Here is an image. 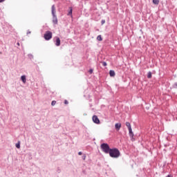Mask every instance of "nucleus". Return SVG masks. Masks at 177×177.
Segmentation results:
<instances>
[{"label": "nucleus", "instance_id": "1", "mask_svg": "<svg viewBox=\"0 0 177 177\" xmlns=\"http://www.w3.org/2000/svg\"><path fill=\"white\" fill-rule=\"evenodd\" d=\"M109 156L111 158H118L120 156H121V152L117 148H112L111 151H109Z\"/></svg>", "mask_w": 177, "mask_h": 177}, {"label": "nucleus", "instance_id": "2", "mask_svg": "<svg viewBox=\"0 0 177 177\" xmlns=\"http://www.w3.org/2000/svg\"><path fill=\"white\" fill-rule=\"evenodd\" d=\"M51 14L53 16V24H57V16L56 15V7L53 5L51 7Z\"/></svg>", "mask_w": 177, "mask_h": 177}, {"label": "nucleus", "instance_id": "3", "mask_svg": "<svg viewBox=\"0 0 177 177\" xmlns=\"http://www.w3.org/2000/svg\"><path fill=\"white\" fill-rule=\"evenodd\" d=\"M100 147L102 151L105 153V154H109L111 150V148H110V146L107 143L101 144Z\"/></svg>", "mask_w": 177, "mask_h": 177}, {"label": "nucleus", "instance_id": "4", "mask_svg": "<svg viewBox=\"0 0 177 177\" xmlns=\"http://www.w3.org/2000/svg\"><path fill=\"white\" fill-rule=\"evenodd\" d=\"M52 37H53V33L49 30H47L44 35V39H46V41H50V39H52Z\"/></svg>", "mask_w": 177, "mask_h": 177}, {"label": "nucleus", "instance_id": "5", "mask_svg": "<svg viewBox=\"0 0 177 177\" xmlns=\"http://www.w3.org/2000/svg\"><path fill=\"white\" fill-rule=\"evenodd\" d=\"M93 122L95 124H100V120H99V118H97V116H96V115H94L93 116Z\"/></svg>", "mask_w": 177, "mask_h": 177}, {"label": "nucleus", "instance_id": "6", "mask_svg": "<svg viewBox=\"0 0 177 177\" xmlns=\"http://www.w3.org/2000/svg\"><path fill=\"white\" fill-rule=\"evenodd\" d=\"M67 16H71V17H73V7H69V10L68 12Z\"/></svg>", "mask_w": 177, "mask_h": 177}, {"label": "nucleus", "instance_id": "7", "mask_svg": "<svg viewBox=\"0 0 177 177\" xmlns=\"http://www.w3.org/2000/svg\"><path fill=\"white\" fill-rule=\"evenodd\" d=\"M56 40H55V45L56 46H60V38H59L58 37H56Z\"/></svg>", "mask_w": 177, "mask_h": 177}, {"label": "nucleus", "instance_id": "8", "mask_svg": "<svg viewBox=\"0 0 177 177\" xmlns=\"http://www.w3.org/2000/svg\"><path fill=\"white\" fill-rule=\"evenodd\" d=\"M115 128L116 131L121 129V123H116L115 124Z\"/></svg>", "mask_w": 177, "mask_h": 177}, {"label": "nucleus", "instance_id": "9", "mask_svg": "<svg viewBox=\"0 0 177 177\" xmlns=\"http://www.w3.org/2000/svg\"><path fill=\"white\" fill-rule=\"evenodd\" d=\"M21 80L22 82H24V84H26V82H27V78L26 77V75H22L21 77Z\"/></svg>", "mask_w": 177, "mask_h": 177}, {"label": "nucleus", "instance_id": "10", "mask_svg": "<svg viewBox=\"0 0 177 177\" xmlns=\"http://www.w3.org/2000/svg\"><path fill=\"white\" fill-rule=\"evenodd\" d=\"M129 135L130 138H133V131H132V128L129 129Z\"/></svg>", "mask_w": 177, "mask_h": 177}, {"label": "nucleus", "instance_id": "11", "mask_svg": "<svg viewBox=\"0 0 177 177\" xmlns=\"http://www.w3.org/2000/svg\"><path fill=\"white\" fill-rule=\"evenodd\" d=\"M109 75L110 77H115V72L113 70H111L109 71Z\"/></svg>", "mask_w": 177, "mask_h": 177}, {"label": "nucleus", "instance_id": "12", "mask_svg": "<svg viewBox=\"0 0 177 177\" xmlns=\"http://www.w3.org/2000/svg\"><path fill=\"white\" fill-rule=\"evenodd\" d=\"M126 127H127L128 129L132 128V127L131 126V123H129V122H126Z\"/></svg>", "mask_w": 177, "mask_h": 177}, {"label": "nucleus", "instance_id": "13", "mask_svg": "<svg viewBox=\"0 0 177 177\" xmlns=\"http://www.w3.org/2000/svg\"><path fill=\"white\" fill-rule=\"evenodd\" d=\"M153 3H154V5H158L160 3V0H153Z\"/></svg>", "mask_w": 177, "mask_h": 177}, {"label": "nucleus", "instance_id": "14", "mask_svg": "<svg viewBox=\"0 0 177 177\" xmlns=\"http://www.w3.org/2000/svg\"><path fill=\"white\" fill-rule=\"evenodd\" d=\"M97 41H103V38H102V35H100L97 37Z\"/></svg>", "mask_w": 177, "mask_h": 177}, {"label": "nucleus", "instance_id": "15", "mask_svg": "<svg viewBox=\"0 0 177 177\" xmlns=\"http://www.w3.org/2000/svg\"><path fill=\"white\" fill-rule=\"evenodd\" d=\"M28 57L30 60H32V59H34V55H32V54H28Z\"/></svg>", "mask_w": 177, "mask_h": 177}, {"label": "nucleus", "instance_id": "16", "mask_svg": "<svg viewBox=\"0 0 177 177\" xmlns=\"http://www.w3.org/2000/svg\"><path fill=\"white\" fill-rule=\"evenodd\" d=\"M151 77H152V73H151V72H148V73H147V78H149V79H150V78H151Z\"/></svg>", "mask_w": 177, "mask_h": 177}, {"label": "nucleus", "instance_id": "17", "mask_svg": "<svg viewBox=\"0 0 177 177\" xmlns=\"http://www.w3.org/2000/svg\"><path fill=\"white\" fill-rule=\"evenodd\" d=\"M172 88L174 89H176L177 88V82H175L173 85H172Z\"/></svg>", "mask_w": 177, "mask_h": 177}, {"label": "nucleus", "instance_id": "18", "mask_svg": "<svg viewBox=\"0 0 177 177\" xmlns=\"http://www.w3.org/2000/svg\"><path fill=\"white\" fill-rule=\"evenodd\" d=\"M17 149H20V141H18V142L15 145Z\"/></svg>", "mask_w": 177, "mask_h": 177}, {"label": "nucleus", "instance_id": "19", "mask_svg": "<svg viewBox=\"0 0 177 177\" xmlns=\"http://www.w3.org/2000/svg\"><path fill=\"white\" fill-rule=\"evenodd\" d=\"M101 63H102V66H104V67H106V66H107V62H102Z\"/></svg>", "mask_w": 177, "mask_h": 177}, {"label": "nucleus", "instance_id": "20", "mask_svg": "<svg viewBox=\"0 0 177 177\" xmlns=\"http://www.w3.org/2000/svg\"><path fill=\"white\" fill-rule=\"evenodd\" d=\"M56 104V101L53 100L51 102V106H55Z\"/></svg>", "mask_w": 177, "mask_h": 177}, {"label": "nucleus", "instance_id": "21", "mask_svg": "<svg viewBox=\"0 0 177 177\" xmlns=\"http://www.w3.org/2000/svg\"><path fill=\"white\" fill-rule=\"evenodd\" d=\"M104 23H106V20L102 19V20L101 21V24L103 25V24H104Z\"/></svg>", "mask_w": 177, "mask_h": 177}, {"label": "nucleus", "instance_id": "22", "mask_svg": "<svg viewBox=\"0 0 177 177\" xmlns=\"http://www.w3.org/2000/svg\"><path fill=\"white\" fill-rule=\"evenodd\" d=\"M88 73H89V74H93V69H90V70L88 71Z\"/></svg>", "mask_w": 177, "mask_h": 177}, {"label": "nucleus", "instance_id": "23", "mask_svg": "<svg viewBox=\"0 0 177 177\" xmlns=\"http://www.w3.org/2000/svg\"><path fill=\"white\" fill-rule=\"evenodd\" d=\"M86 158V155L84 154L82 156V160H85Z\"/></svg>", "mask_w": 177, "mask_h": 177}, {"label": "nucleus", "instance_id": "24", "mask_svg": "<svg viewBox=\"0 0 177 177\" xmlns=\"http://www.w3.org/2000/svg\"><path fill=\"white\" fill-rule=\"evenodd\" d=\"M64 104H68V101H67V100H64Z\"/></svg>", "mask_w": 177, "mask_h": 177}, {"label": "nucleus", "instance_id": "25", "mask_svg": "<svg viewBox=\"0 0 177 177\" xmlns=\"http://www.w3.org/2000/svg\"><path fill=\"white\" fill-rule=\"evenodd\" d=\"M78 155L79 156H82V152H81V151L78 152Z\"/></svg>", "mask_w": 177, "mask_h": 177}, {"label": "nucleus", "instance_id": "26", "mask_svg": "<svg viewBox=\"0 0 177 177\" xmlns=\"http://www.w3.org/2000/svg\"><path fill=\"white\" fill-rule=\"evenodd\" d=\"M28 34H31V31L28 30V32H27V35H28Z\"/></svg>", "mask_w": 177, "mask_h": 177}, {"label": "nucleus", "instance_id": "27", "mask_svg": "<svg viewBox=\"0 0 177 177\" xmlns=\"http://www.w3.org/2000/svg\"><path fill=\"white\" fill-rule=\"evenodd\" d=\"M1 2H5V0H0V3H1Z\"/></svg>", "mask_w": 177, "mask_h": 177}, {"label": "nucleus", "instance_id": "28", "mask_svg": "<svg viewBox=\"0 0 177 177\" xmlns=\"http://www.w3.org/2000/svg\"><path fill=\"white\" fill-rule=\"evenodd\" d=\"M17 45H18V46H20V43H17Z\"/></svg>", "mask_w": 177, "mask_h": 177}]
</instances>
